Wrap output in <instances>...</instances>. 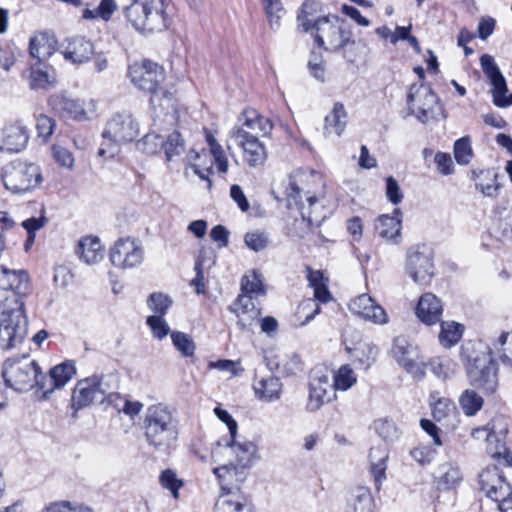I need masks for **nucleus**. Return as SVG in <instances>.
I'll return each instance as SVG.
<instances>
[{
    "label": "nucleus",
    "mask_w": 512,
    "mask_h": 512,
    "mask_svg": "<svg viewBox=\"0 0 512 512\" xmlns=\"http://www.w3.org/2000/svg\"><path fill=\"white\" fill-rule=\"evenodd\" d=\"M374 499L366 487H357L349 499L346 512H373Z\"/></svg>",
    "instance_id": "nucleus-39"
},
{
    "label": "nucleus",
    "mask_w": 512,
    "mask_h": 512,
    "mask_svg": "<svg viewBox=\"0 0 512 512\" xmlns=\"http://www.w3.org/2000/svg\"><path fill=\"white\" fill-rule=\"evenodd\" d=\"M143 430L146 442L159 452H168L178 439V420L174 411L166 404L150 405L144 414Z\"/></svg>",
    "instance_id": "nucleus-2"
},
{
    "label": "nucleus",
    "mask_w": 512,
    "mask_h": 512,
    "mask_svg": "<svg viewBox=\"0 0 512 512\" xmlns=\"http://www.w3.org/2000/svg\"><path fill=\"white\" fill-rule=\"evenodd\" d=\"M460 359L472 387L487 395L496 392L499 368L488 345L482 341H467L461 346Z\"/></svg>",
    "instance_id": "nucleus-1"
},
{
    "label": "nucleus",
    "mask_w": 512,
    "mask_h": 512,
    "mask_svg": "<svg viewBox=\"0 0 512 512\" xmlns=\"http://www.w3.org/2000/svg\"><path fill=\"white\" fill-rule=\"evenodd\" d=\"M439 343L444 348L455 346L462 338L464 326L454 321H440Z\"/></svg>",
    "instance_id": "nucleus-40"
},
{
    "label": "nucleus",
    "mask_w": 512,
    "mask_h": 512,
    "mask_svg": "<svg viewBox=\"0 0 512 512\" xmlns=\"http://www.w3.org/2000/svg\"><path fill=\"white\" fill-rule=\"evenodd\" d=\"M229 310L236 314L238 318L237 325L241 330H246L260 315V309L255 306L252 296L245 294L238 295Z\"/></svg>",
    "instance_id": "nucleus-26"
},
{
    "label": "nucleus",
    "mask_w": 512,
    "mask_h": 512,
    "mask_svg": "<svg viewBox=\"0 0 512 512\" xmlns=\"http://www.w3.org/2000/svg\"><path fill=\"white\" fill-rule=\"evenodd\" d=\"M2 376L6 385L15 391L26 392L35 386L41 391L46 389L47 376L39 364L28 357L5 361Z\"/></svg>",
    "instance_id": "nucleus-6"
},
{
    "label": "nucleus",
    "mask_w": 512,
    "mask_h": 512,
    "mask_svg": "<svg viewBox=\"0 0 512 512\" xmlns=\"http://www.w3.org/2000/svg\"><path fill=\"white\" fill-rule=\"evenodd\" d=\"M377 434L384 441H394L399 437V430L395 423L388 419H379L374 422Z\"/></svg>",
    "instance_id": "nucleus-54"
},
{
    "label": "nucleus",
    "mask_w": 512,
    "mask_h": 512,
    "mask_svg": "<svg viewBox=\"0 0 512 512\" xmlns=\"http://www.w3.org/2000/svg\"><path fill=\"white\" fill-rule=\"evenodd\" d=\"M76 368L73 362L66 361L59 365L54 366L47 377L46 389H42L43 398H48L55 389L64 387L70 379L75 375Z\"/></svg>",
    "instance_id": "nucleus-31"
},
{
    "label": "nucleus",
    "mask_w": 512,
    "mask_h": 512,
    "mask_svg": "<svg viewBox=\"0 0 512 512\" xmlns=\"http://www.w3.org/2000/svg\"><path fill=\"white\" fill-rule=\"evenodd\" d=\"M224 494L215 505V512H254L249 500L240 494L233 493L230 484L237 474V467L233 464L223 465L213 469Z\"/></svg>",
    "instance_id": "nucleus-10"
},
{
    "label": "nucleus",
    "mask_w": 512,
    "mask_h": 512,
    "mask_svg": "<svg viewBox=\"0 0 512 512\" xmlns=\"http://www.w3.org/2000/svg\"><path fill=\"white\" fill-rule=\"evenodd\" d=\"M480 65L484 74L489 78L492 84L491 92L496 89L499 92H503L506 89V80L495 63L494 58L489 54H483L480 58Z\"/></svg>",
    "instance_id": "nucleus-38"
},
{
    "label": "nucleus",
    "mask_w": 512,
    "mask_h": 512,
    "mask_svg": "<svg viewBox=\"0 0 512 512\" xmlns=\"http://www.w3.org/2000/svg\"><path fill=\"white\" fill-rule=\"evenodd\" d=\"M159 480L162 487L169 490L173 497L177 499L183 482L177 478L176 473L171 469H166L161 472Z\"/></svg>",
    "instance_id": "nucleus-56"
},
{
    "label": "nucleus",
    "mask_w": 512,
    "mask_h": 512,
    "mask_svg": "<svg viewBox=\"0 0 512 512\" xmlns=\"http://www.w3.org/2000/svg\"><path fill=\"white\" fill-rule=\"evenodd\" d=\"M0 289L12 291V296L22 299L30 290L28 273L25 270H10L0 267Z\"/></svg>",
    "instance_id": "nucleus-24"
},
{
    "label": "nucleus",
    "mask_w": 512,
    "mask_h": 512,
    "mask_svg": "<svg viewBox=\"0 0 512 512\" xmlns=\"http://www.w3.org/2000/svg\"><path fill=\"white\" fill-rule=\"evenodd\" d=\"M507 428L496 429V422H489L482 427L474 428L471 436L486 443V452L499 464L512 467V451L506 447Z\"/></svg>",
    "instance_id": "nucleus-11"
},
{
    "label": "nucleus",
    "mask_w": 512,
    "mask_h": 512,
    "mask_svg": "<svg viewBox=\"0 0 512 512\" xmlns=\"http://www.w3.org/2000/svg\"><path fill=\"white\" fill-rule=\"evenodd\" d=\"M165 139L160 134L147 133L136 144V147L142 153L147 155H154L160 152L164 147Z\"/></svg>",
    "instance_id": "nucleus-45"
},
{
    "label": "nucleus",
    "mask_w": 512,
    "mask_h": 512,
    "mask_svg": "<svg viewBox=\"0 0 512 512\" xmlns=\"http://www.w3.org/2000/svg\"><path fill=\"white\" fill-rule=\"evenodd\" d=\"M313 299H307L303 301L299 307H298V314H301L308 310L309 312L305 315L304 321L301 323V325H306L311 320H313L316 315H318L321 312V308L319 303L321 304H327L332 299L333 296L331 292L328 289V284H324L319 287H315L313 289Z\"/></svg>",
    "instance_id": "nucleus-32"
},
{
    "label": "nucleus",
    "mask_w": 512,
    "mask_h": 512,
    "mask_svg": "<svg viewBox=\"0 0 512 512\" xmlns=\"http://www.w3.org/2000/svg\"><path fill=\"white\" fill-rule=\"evenodd\" d=\"M102 382L103 375L94 374L80 379L76 383L71 395V408L74 410V414L89 407L99 396L105 395Z\"/></svg>",
    "instance_id": "nucleus-17"
},
{
    "label": "nucleus",
    "mask_w": 512,
    "mask_h": 512,
    "mask_svg": "<svg viewBox=\"0 0 512 512\" xmlns=\"http://www.w3.org/2000/svg\"><path fill=\"white\" fill-rule=\"evenodd\" d=\"M386 197L389 202L397 205L403 200V193L400 189L398 182L394 177L389 176L386 178Z\"/></svg>",
    "instance_id": "nucleus-62"
},
{
    "label": "nucleus",
    "mask_w": 512,
    "mask_h": 512,
    "mask_svg": "<svg viewBox=\"0 0 512 512\" xmlns=\"http://www.w3.org/2000/svg\"><path fill=\"white\" fill-rule=\"evenodd\" d=\"M388 457L389 455L386 448L378 446L370 449V472L373 477L376 490H380L383 481L386 479Z\"/></svg>",
    "instance_id": "nucleus-33"
},
{
    "label": "nucleus",
    "mask_w": 512,
    "mask_h": 512,
    "mask_svg": "<svg viewBox=\"0 0 512 512\" xmlns=\"http://www.w3.org/2000/svg\"><path fill=\"white\" fill-rule=\"evenodd\" d=\"M433 250L425 244L408 249L406 271L412 280L420 285H428L434 277Z\"/></svg>",
    "instance_id": "nucleus-13"
},
{
    "label": "nucleus",
    "mask_w": 512,
    "mask_h": 512,
    "mask_svg": "<svg viewBox=\"0 0 512 512\" xmlns=\"http://www.w3.org/2000/svg\"><path fill=\"white\" fill-rule=\"evenodd\" d=\"M172 10L171 0H132L124 15L136 30L155 33L169 28Z\"/></svg>",
    "instance_id": "nucleus-4"
},
{
    "label": "nucleus",
    "mask_w": 512,
    "mask_h": 512,
    "mask_svg": "<svg viewBox=\"0 0 512 512\" xmlns=\"http://www.w3.org/2000/svg\"><path fill=\"white\" fill-rule=\"evenodd\" d=\"M349 310L354 315L374 324L383 325L388 322V315L385 309L377 304L375 300L366 293H363L349 303Z\"/></svg>",
    "instance_id": "nucleus-19"
},
{
    "label": "nucleus",
    "mask_w": 512,
    "mask_h": 512,
    "mask_svg": "<svg viewBox=\"0 0 512 512\" xmlns=\"http://www.w3.org/2000/svg\"><path fill=\"white\" fill-rule=\"evenodd\" d=\"M454 157L458 164L467 165L473 157L470 137L464 136L454 143Z\"/></svg>",
    "instance_id": "nucleus-51"
},
{
    "label": "nucleus",
    "mask_w": 512,
    "mask_h": 512,
    "mask_svg": "<svg viewBox=\"0 0 512 512\" xmlns=\"http://www.w3.org/2000/svg\"><path fill=\"white\" fill-rule=\"evenodd\" d=\"M49 105L61 117L77 121L88 119L87 112L79 100L71 99L63 94H54L49 98Z\"/></svg>",
    "instance_id": "nucleus-25"
},
{
    "label": "nucleus",
    "mask_w": 512,
    "mask_h": 512,
    "mask_svg": "<svg viewBox=\"0 0 512 512\" xmlns=\"http://www.w3.org/2000/svg\"><path fill=\"white\" fill-rule=\"evenodd\" d=\"M322 24V26H318V32L313 33L314 43L319 48H324L325 40L327 41L329 47H325L326 50L330 49L332 51H338L341 49V41L339 38V28L338 26L331 23L328 17H319L318 24Z\"/></svg>",
    "instance_id": "nucleus-30"
},
{
    "label": "nucleus",
    "mask_w": 512,
    "mask_h": 512,
    "mask_svg": "<svg viewBox=\"0 0 512 512\" xmlns=\"http://www.w3.org/2000/svg\"><path fill=\"white\" fill-rule=\"evenodd\" d=\"M347 124V112L340 102L334 104L330 114L325 117L324 131L326 134L340 136Z\"/></svg>",
    "instance_id": "nucleus-37"
},
{
    "label": "nucleus",
    "mask_w": 512,
    "mask_h": 512,
    "mask_svg": "<svg viewBox=\"0 0 512 512\" xmlns=\"http://www.w3.org/2000/svg\"><path fill=\"white\" fill-rule=\"evenodd\" d=\"M238 122L234 127H243L250 132L258 131L262 136H269L274 127L269 118L262 116L254 108H245L239 115Z\"/></svg>",
    "instance_id": "nucleus-28"
},
{
    "label": "nucleus",
    "mask_w": 512,
    "mask_h": 512,
    "mask_svg": "<svg viewBox=\"0 0 512 512\" xmlns=\"http://www.w3.org/2000/svg\"><path fill=\"white\" fill-rule=\"evenodd\" d=\"M28 82L33 90H48L56 85L57 75L51 66L37 62L30 67Z\"/></svg>",
    "instance_id": "nucleus-29"
},
{
    "label": "nucleus",
    "mask_w": 512,
    "mask_h": 512,
    "mask_svg": "<svg viewBox=\"0 0 512 512\" xmlns=\"http://www.w3.org/2000/svg\"><path fill=\"white\" fill-rule=\"evenodd\" d=\"M335 389L330 383L329 376L321 370H313L309 379V393L306 410L318 411L325 403L331 401Z\"/></svg>",
    "instance_id": "nucleus-18"
},
{
    "label": "nucleus",
    "mask_w": 512,
    "mask_h": 512,
    "mask_svg": "<svg viewBox=\"0 0 512 512\" xmlns=\"http://www.w3.org/2000/svg\"><path fill=\"white\" fill-rule=\"evenodd\" d=\"M1 178L5 188L14 194L30 192L43 182L39 165L21 161L6 165L2 170Z\"/></svg>",
    "instance_id": "nucleus-9"
},
{
    "label": "nucleus",
    "mask_w": 512,
    "mask_h": 512,
    "mask_svg": "<svg viewBox=\"0 0 512 512\" xmlns=\"http://www.w3.org/2000/svg\"><path fill=\"white\" fill-rule=\"evenodd\" d=\"M443 473L441 475V482L446 488H454L462 480V474L457 466L446 464L443 467Z\"/></svg>",
    "instance_id": "nucleus-59"
},
{
    "label": "nucleus",
    "mask_w": 512,
    "mask_h": 512,
    "mask_svg": "<svg viewBox=\"0 0 512 512\" xmlns=\"http://www.w3.org/2000/svg\"><path fill=\"white\" fill-rule=\"evenodd\" d=\"M454 408L453 402L448 398H439L432 404V415L436 421H441L452 412Z\"/></svg>",
    "instance_id": "nucleus-61"
},
{
    "label": "nucleus",
    "mask_w": 512,
    "mask_h": 512,
    "mask_svg": "<svg viewBox=\"0 0 512 512\" xmlns=\"http://www.w3.org/2000/svg\"><path fill=\"white\" fill-rule=\"evenodd\" d=\"M229 137L234 139L236 145L241 149L242 160L249 168H262L268 158L267 148L257 135L243 129V127H232Z\"/></svg>",
    "instance_id": "nucleus-12"
},
{
    "label": "nucleus",
    "mask_w": 512,
    "mask_h": 512,
    "mask_svg": "<svg viewBox=\"0 0 512 512\" xmlns=\"http://www.w3.org/2000/svg\"><path fill=\"white\" fill-rule=\"evenodd\" d=\"M27 333V318L22 299L11 296L0 302V349L9 350L22 343Z\"/></svg>",
    "instance_id": "nucleus-5"
},
{
    "label": "nucleus",
    "mask_w": 512,
    "mask_h": 512,
    "mask_svg": "<svg viewBox=\"0 0 512 512\" xmlns=\"http://www.w3.org/2000/svg\"><path fill=\"white\" fill-rule=\"evenodd\" d=\"M254 390L259 399L272 402L280 398L282 383L278 377L268 376L257 381Z\"/></svg>",
    "instance_id": "nucleus-35"
},
{
    "label": "nucleus",
    "mask_w": 512,
    "mask_h": 512,
    "mask_svg": "<svg viewBox=\"0 0 512 512\" xmlns=\"http://www.w3.org/2000/svg\"><path fill=\"white\" fill-rule=\"evenodd\" d=\"M139 135V123L130 112H119L111 116L102 132L103 143L98 155H113L111 148L133 142Z\"/></svg>",
    "instance_id": "nucleus-8"
},
{
    "label": "nucleus",
    "mask_w": 512,
    "mask_h": 512,
    "mask_svg": "<svg viewBox=\"0 0 512 512\" xmlns=\"http://www.w3.org/2000/svg\"><path fill=\"white\" fill-rule=\"evenodd\" d=\"M459 405L466 416H475L484 405V399L474 389L464 390L459 397Z\"/></svg>",
    "instance_id": "nucleus-41"
},
{
    "label": "nucleus",
    "mask_w": 512,
    "mask_h": 512,
    "mask_svg": "<svg viewBox=\"0 0 512 512\" xmlns=\"http://www.w3.org/2000/svg\"><path fill=\"white\" fill-rule=\"evenodd\" d=\"M480 488L487 497L494 501L509 494L510 484L506 481L504 475L497 467L487 468L479 474Z\"/></svg>",
    "instance_id": "nucleus-21"
},
{
    "label": "nucleus",
    "mask_w": 512,
    "mask_h": 512,
    "mask_svg": "<svg viewBox=\"0 0 512 512\" xmlns=\"http://www.w3.org/2000/svg\"><path fill=\"white\" fill-rule=\"evenodd\" d=\"M439 103L437 94L429 85L414 83L407 94L408 114L414 115L423 124L433 118L434 108Z\"/></svg>",
    "instance_id": "nucleus-14"
},
{
    "label": "nucleus",
    "mask_w": 512,
    "mask_h": 512,
    "mask_svg": "<svg viewBox=\"0 0 512 512\" xmlns=\"http://www.w3.org/2000/svg\"><path fill=\"white\" fill-rule=\"evenodd\" d=\"M147 305L155 313L154 315L164 316L172 305V300L163 293L155 292L150 294Z\"/></svg>",
    "instance_id": "nucleus-53"
},
{
    "label": "nucleus",
    "mask_w": 512,
    "mask_h": 512,
    "mask_svg": "<svg viewBox=\"0 0 512 512\" xmlns=\"http://www.w3.org/2000/svg\"><path fill=\"white\" fill-rule=\"evenodd\" d=\"M314 2L311 0H306L303 2L300 8V12L297 15V19L299 21V27L303 30V32H308L310 30H315L318 32V19L315 21H311L308 16L310 15L309 9H312ZM319 26L322 24L319 23Z\"/></svg>",
    "instance_id": "nucleus-55"
},
{
    "label": "nucleus",
    "mask_w": 512,
    "mask_h": 512,
    "mask_svg": "<svg viewBox=\"0 0 512 512\" xmlns=\"http://www.w3.org/2000/svg\"><path fill=\"white\" fill-rule=\"evenodd\" d=\"M164 154L167 161H172L185 150L184 139L178 131H173L164 142Z\"/></svg>",
    "instance_id": "nucleus-46"
},
{
    "label": "nucleus",
    "mask_w": 512,
    "mask_h": 512,
    "mask_svg": "<svg viewBox=\"0 0 512 512\" xmlns=\"http://www.w3.org/2000/svg\"><path fill=\"white\" fill-rule=\"evenodd\" d=\"M109 257L113 266L132 269L142 264L144 251L136 239L120 238L111 247Z\"/></svg>",
    "instance_id": "nucleus-15"
},
{
    "label": "nucleus",
    "mask_w": 512,
    "mask_h": 512,
    "mask_svg": "<svg viewBox=\"0 0 512 512\" xmlns=\"http://www.w3.org/2000/svg\"><path fill=\"white\" fill-rule=\"evenodd\" d=\"M378 348L373 344H365L361 349L356 350L354 362L358 368L368 370L376 361Z\"/></svg>",
    "instance_id": "nucleus-47"
},
{
    "label": "nucleus",
    "mask_w": 512,
    "mask_h": 512,
    "mask_svg": "<svg viewBox=\"0 0 512 512\" xmlns=\"http://www.w3.org/2000/svg\"><path fill=\"white\" fill-rule=\"evenodd\" d=\"M417 318L427 326L435 325L441 321L443 303L433 293H424L418 301L415 309Z\"/></svg>",
    "instance_id": "nucleus-23"
},
{
    "label": "nucleus",
    "mask_w": 512,
    "mask_h": 512,
    "mask_svg": "<svg viewBox=\"0 0 512 512\" xmlns=\"http://www.w3.org/2000/svg\"><path fill=\"white\" fill-rule=\"evenodd\" d=\"M27 127L20 121L4 126L0 136V152L9 154L21 152L28 144Z\"/></svg>",
    "instance_id": "nucleus-20"
},
{
    "label": "nucleus",
    "mask_w": 512,
    "mask_h": 512,
    "mask_svg": "<svg viewBox=\"0 0 512 512\" xmlns=\"http://www.w3.org/2000/svg\"><path fill=\"white\" fill-rule=\"evenodd\" d=\"M244 243L250 250L260 252L270 245V237L264 231L254 230L245 234Z\"/></svg>",
    "instance_id": "nucleus-50"
},
{
    "label": "nucleus",
    "mask_w": 512,
    "mask_h": 512,
    "mask_svg": "<svg viewBox=\"0 0 512 512\" xmlns=\"http://www.w3.org/2000/svg\"><path fill=\"white\" fill-rule=\"evenodd\" d=\"M498 345L501 346V349H499L501 361L512 366V334L503 332L495 344L496 349H498Z\"/></svg>",
    "instance_id": "nucleus-58"
},
{
    "label": "nucleus",
    "mask_w": 512,
    "mask_h": 512,
    "mask_svg": "<svg viewBox=\"0 0 512 512\" xmlns=\"http://www.w3.org/2000/svg\"><path fill=\"white\" fill-rule=\"evenodd\" d=\"M52 155L54 160L62 167L72 169L74 166V156L65 147L60 145L52 146Z\"/></svg>",
    "instance_id": "nucleus-60"
},
{
    "label": "nucleus",
    "mask_w": 512,
    "mask_h": 512,
    "mask_svg": "<svg viewBox=\"0 0 512 512\" xmlns=\"http://www.w3.org/2000/svg\"><path fill=\"white\" fill-rule=\"evenodd\" d=\"M401 216L400 209L395 208L393 214L381 215L377 218L375 229L379 236L386 239H394L400 234L401 231Z\"/></svg>",
    "instance_id": "nucleus-34"
},
{
    "label": "nucleus",
    "mask_w": 512,
    "mask_h": 512,
    "mask_svg": "<svg viewBox=\"0 0 512 512\" xmlns=\"http://www.w3.org/2000/svg\"><path fill=\"white\" fill-rule=\"evenodd\" d=\"M242 294L249 296H259L265 294V287L261 278V274L253 270L251 274L244 275L241 280Z\"/></svg>",
    "instance_id": "nucleus-43"
},
{
    "label": "nucleus",
    "mask_w": 512,
    "mask_h": 512,
    "mask_svg": "<svg viewBox=\"0 0 512 512\" xmlns=\"http://www.w3.org/2000/svg\"><path fill=\"white\" fill-rule=\"evenodd\" d=\"M287 197L299 206L301 213V218L294 220L293 229H290L289 234L292 237L304 238L313 226H319L325 219L323 205L314 195H306L305 203L302 202V191L294 181H291L287 188Z\"/></svg>",
    "instance_id": "nucleus-7"
},
{
    "label": "nucleus",
    "mask_w": 512,
    "mask_h": 512,
    "mask_svg": "<svg viewBox=\"0 0 512 512\" xmlns=\"http://www.w3.org/2000/svg\"><path fill=\"white\" fill-rule=\"evenodd\" d=\"M77 254L87 264H95L103 257L101 243L97 237L87 236L79 241Z\"/></svg>",
    "instance_id": "nucleus-36"
},
{
    "label": "nucleus",
    "mask_w": 512,
    "mask_h": 512,
    "mask_svg": "<svg viewBox=\"0 0 512 512\" xmlns=\"http://www.w3.org/2000/svg\"><path fill=\"white\" fill-rule=\"evenodd\" d=\"M170 336L173 346L183 357L194 356L196 345L188 334L180 331H173Z\"/></svg>",
    "instance_id": "nucleus-44"
},
{
    "label": "nucleus",
    "mask_w": 512,
    "mask_h": 512,
    "mask_svg": "<svg viewBox=\"0 0 512 512\" xmlns=\"http://www.w3.org/2000/svg\"><path fill=\"white\" fill-rule=\"evenodd\" d=\"M56 122L53 118L41 114L36 118V130L39 138L46 142L53 134Z\"/></svg>",
    "instance_id": "nucleus-57"
},
{
    "label": "nucleus",
    "mask_w": 512,
    "mask_h": 512,
    "mask_svg": "<svg viewBox=\"0 0 512 512\" xmlns=\"http://www.w3.org/2000/svg\"><path fill=\"white\" fill-rule=\"evenodd\" d=\"M356 382L357 377L353 369L348 364H345L342 365L334 375V383L332 385L335 390L346 391Z\"/></svg>",
    "instance_id": "nucleus-48"
},
{
    "label": "nucleus",
    "mask_w": 512,
    "mask_h": 512,
    "mask_svg": "<svg viewBox=\"0 0 512 512\" xmlns=\"http://www.w3.org/2000/svg\"><path fill=\"white\" fill-rule=\"evenodd\" d=\"M271 29L280 26V19L285 14L281 0H260Z\"/></svg>",
    "instance_id": "nucleus-42"
},
{
    "label": "nucleus",
    "mask_w": 512,
    "mask_h": 512,
    "mask_svg": "<svg viewBox=\"0 0 512 512\" xmlns=\"http://www.w3.org/2000/svg\"><path fill=\"white\" fill-rule=\"evenodd\" d=\"M221 447L229 449L235 455L237 465L241 468H246L252 463L257 451L254 443L250 441L237 442L235 438L229 436V438H221L217 441L216 446L212 449V455H217Z\"/></svg>",
    "instance_id": "nucleus-22"
},
{
    "label": "nucleus",
    "mask_w": 512,
    "mask_h": 512,
    "mask_svg": "<svg viewBox=\"0 0 512 512\" xmlns=\"http://www.w3.org/2000/svg\"><path fill=\"white\" fill-rule=\"evenodd\" d=\"M48 219L45 216V209L42 208L39 217H31L22 222V227L27 231L28 234H35L38 230L43 228Z\"/></svg>",
    "instance_id": "nucleus-63"
},
{
    "label": "nucleus",
    "mask_w": 512,
    "mask_h": 512,
    "mask_svg": "<svg viewBox=\"0 0 512 512\" xmlns=\"http://www.w3.org/2000/svg\"><path fill=\"white\" fill-rule=\"evenodd\" d=\"M392 353L395 360L407 373L415 379H422L425 375L426 365L420 357L418 349L405 337H396L393 342Z\"/></svg>",
    "instance_id": "nucleus-16"
},
{
    "label": "nucleus",
    "mask_w": 512,
    "mask_h": 512,
    "mask_svg": "<svg viewBox=\"0 0 512 512\" xmlns=\"http://www.w3.org/2000/svg\"><path fill=\"white\" fill-rule=\"evenodd\" d=\"M30 55L36 58L38 62L50 57L53 53L52 47L48 44V39L44 34L36 36L29 43Z\"/></svg>",
    "instance_id": "nucleus-49"
},
{
    "label": "nucleus",
    "mask_w": 512,
    "mask_h": 512,
    "mask_svg": "<svg viewBox=\"0 0 512 512\" xmlns=\"http://www.w3.org/2000/svg\"><path fill=\"white\" fill-rule=\"evenodd\" d=\"M438 171L442 175H449L453 171V161L448 153L437 152L434 157Z\"/></svg>",
    "instance_id": "nucleus-64"
},
{
    "label": "nucleus",
    "mask_w": 512,
    "mask_h": 512,
    "mask_svg": "<svg viewBox=\"0 0 512 512\" xmlns=\"http://www.w3.org/2000/svg\"><path fill=\"white\" fill-rule=\"evenodd\" d=\"M128 77L136 88L150 94L154 108L174 109L173 94L162 86L166 79L165 70L158 63L147 59L135 62L128 68Z\"/></svg>",
    "instance_id": "nucleus-3"
},
{
    "label": "nucleus",
    "mask_w": 512,
    "mask_h": 512,
    "mask_svg": "<svg viewBox=\"0 0 512 512\" xmlns=\"http://www.w3.org/2000/svg\"><path fill=\"white\" fill-rule=\"evenodd\" d=\"M146 324L150 328L152 336L157 340H163L168 334H171L170 327L164 319V316H148Z\"/></svg>",
    "instance_id": "nucleus-52"
},
{
    "label": "nucleus",
    "mask_w": 512,
    "mask_h": 512,
    "mask_svg": "<svg viewBox=\"0 0 512 512\" xmlns=\"http://www.w3.org/2000/svg\"><path fill=\"white\" fill-rule=\"evenodd\" d=\"M94 53L93 43L85 37L77 36L67 41L62 54L66 60L75 64L87 62Z\"/></svg>",
    "instance_id": "nucleus-27"
}]
</instances>
